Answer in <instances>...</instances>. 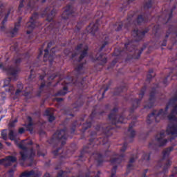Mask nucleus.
Returning a JSON list of instances; mask_svg holds the SVG:
<instances>
[{
    "instance_id": "nucleus-1",
    "label": "nucleus",
    "mask_w": 177,
    "mask_h": 177,
    "mask_svg": "<svg viewBox=\"0 0 177 177\" xmlns=\"http://www.w3.org/2000/svg\"><path fill=\"white\" fill-rule=\"evenodd\" d=\"M95 129L97 131L102 130V136L96 137V131H91L89 144L87 146L84 147L80 152V156H79L80 161H85V160H86V155L91 153V151L93 150V148L91 146L95 147L96 145L99 146V145H102V146H106V149L110 148L109 138L113 135L114 127L108 126L105 129H102L100 126L97 125Z\"/></svg>"
},
{
    "instance_id": "nucleus-2",
    "label": "nucleus",
    "mask_w": 177,
    "mask_h": 177,
    "mask_svg": "<svg viewBox=\"0 0 177 177\" xmlns=\"http://www.w3.org/2000/svg\"><path fill=\"white\" fill-rule=\"evenodd\" d=\"M150 31V28L147 27L144 30H139V29H133L131 32L132 37L134 38V41H130L128 43L124 44V48L123 50L120 52V55H122L124 52L127 55V56L131 55L130 59H139L140 57V55L143 53V50L146 49V46L144 44L142 47L138 50L136 48V45H135V42H140V41H143V39L146 36V34Z\"/></svg>"
},
{
    "instance_id": "nucleus-3",
    "label": "nucleus",
    "mask_w": 177,
    "mask_h": 177,
    "mask_svg": "<svg viewBox=\"0 0 177 177\" xmlns=\"http://www.w3.org/2000/svg\"><path fill=\"white\" fill-rule=\"evenodd\" d=\"M67 138H68V130H67V127H64L62 129L57 130L52 138L48 140V142L50 145H53L54 147L61 145V147L52 151L54 156H59V154L62 158L67 157V156L64 155L65 152L63 150V147L66 143Z\"/></svg>"
},
{
    "instance_id": "nucleus-4",
    "label": "nucleus",
    "mask_w": 177,
    "mask_h": 177,
    "mask_svg": "<svg viewBox=\"0 0 177 177\" xmlns=\"http://www.w3.org/2000/svg\"><path fill=\"white\" fill-rule=\"evenodd\" d=\"M23 62V59L17 58L15 59V64L17 66L16 68L13 66H10L8 68H6L5 66H3V63L0 64V70H3V71H7L10 75H12L13 77H8L4 80V84L3 88H6V92H9L10 93H13L15 92V86L10 84V81H17V74L20 71V68L19 67V64Z\"/></svg>"
},
{
    "instance_id": "nucleus-5",
    "label": "nucleus",
    "mask_w": 177,
    "mask_h": 177,
    "mask_svg": "<svg viewBox=\"0 0 177 177\" xmlns=\"http://www.w3.org/2000/svg\"><path fill=\"white\" fill-rule=\"evenodd\" d=\"M177 104V93H176L174 97L170 99L168 102L167 105L165 107V109H160L159 111L157 110H153L152 113L148 115L147 118V123L152 124V122H160L162 118H165L168 113V109H169V106L171 107H175Z\"/></svg>"
},
{
    "instance_id": "nucleus-6",
    "label": "nucleus",
    "mask_w": 177,
    "mask_h": 177,
    "mask_svg": "<svg viewBox=\"0 0 177 177\" xmlns=\"http://www.w3.org/2000/svg\"><path fill=\"white\" fill-rule=\"evenodd\" d=\"M64 9V10L61 15V22L53 21V22L48 26V29L50 31H55V30L59 31V29L62 27V24L63 21H67L69 19H71L75 16L76 14L75 11L74 10V7H73L71 4L66 5Z\"/></svg>"
},
{
    "instance_id": "nucleus-7",
    "label": "nucleus",
    "mask_w": 177,
    "mask_h": 177,
    "mask_svg": "<svg viewBox=\"0 0 177 177\" xmlns=\"http://www.w3.org/2000/svg\"><path fill=\"white\" fill-rule=\"evenodd\" d=\"M17 146L19 149L23 150L19 152L21 156L20 160L24 162L30 160V162L28 164V167H32L34 165V158L35 157L34 149L31 148L28 151V148L24 145L23 142L17 143Z\"/></svg>"
},
{
    "instance_id": "nucleus-8",
    "label": "nucleus",
    "mask_w": 177,
    "mask_h": 177,
    "mask_svg": "<svg viewBox=\"0 0 177 177\" xmlns=\"http://www.w3.org/2000/svg\"><path fill=\"white\" fill-rule=\"evenodd\" d=\"M175 9H176V6H174L171 9L169 13L163 12L160 16H158L156 18L157 25H155L153 28V34H157V32H158V30H160V26L162 24H167L171 21L174 15V10H175Z\"/></svg>"
},
{
    "instance_id": "nucleus-9",
    "label": "nucleus",
    "mask_w": 177,
    "mask_h": 177,
    "mask_svg": "<svg viewBox=\"0 0 177 177\" xmlns=\"http://www.w3.org/2000/svg\"><path fill=\"white\" fill-rule=\"evenodd\" d=\"M96 109H97V106H94V109L89 116L90 121H86L82 124L81 132L83 133L85 132V131H86V129H89V128L92 127V122H93V120L100 119V117L104 114V111L99 112L96 110Z\"/></svg>"
},
{
    "instance_id": "nucleus-10",
    "label": "nucleus",
    "mask_w": 177,
    "mask_h": 177,
    "mask_svg": "<svg viewBox=\"0 0 177 177\" xmlns=\"http://www.w3.org/2000/svg\"><path fill=\"white\" fill-rule=\"evenodd\" d=\"M117 113H118V108L115 107L109 115V119L111 121L113 125H117V124H125L127 122V118L124 117V113L118 115Z\"/></svg>"
},
{
    "instance_id": "nucleus-11",
    "label": "nucleus",
    "mask_w": 177,
    "mask_h": 177,
    "mask_svg": "<svg viewBox=\"0 0 177 177\" xmlns=\"http://www.w3.org/2000/svg\"><path fill=\"white\" fill-rule=\"evenodd\" d=\"M85 63L82 62L77 65L75 68V71L76 72V78L77 80L74 82V79H72V82H73L75 86H79L80 89H84L85 88V78H82L81 81L79 80V77L81 75V71L84 70V65Z\"/></svg>"
},
{
    "instance_id": "nucleus-12",
    "label": "nucleus",
    "mask_w": 177,
    "mask_h": 177,
    "mask_svg": "<svg viewBox=\"0 0 177 177\" xmlns=\"http://www.w3.org/2000/svg\"><path fill=\"white\" fill-rule=\"evenodd\" d=\"M147 90V87L146 86H144L142 87L140 93L138 94L139 98L132 100L131 101V107L129 108V111L130 114H133V112L139 106H140V102H142V100L143 99V97L145 96V93H146V91Z\"/></svg>"
},
{
    "instance_id": "nucleus-13",
    "label": "nucleus",
    "mask_w": 177,
    "mask_h": 177,
    "mask_svg": "<svg viewBox=\"0 0 177 177\" xmlns=\"http://www.w3.org/2000/svg\"><path fill=\"white\" fill-rule=\"evenodd\" d=\"M39 0H21L19 1V5L17 10L18 15H21V12H23V8H24V6L26 5L27 9H30V10H32L35 6H37V3Z\"/></svg>"
},
{
    "instance_id": "nucleus-14",
    "label": "nucleus",
    "mask_w": 177,
    "mask_h": 177,
    "mask_svg": "<svg viewBox=\"0 0 177 177\" xmlns=\"http://www.w3.org/2000/svg\"><path fill=\"white\" fill-rule=\"evenodd\" d=\"M76 52H80V55L78 57L77 62V63H81L86 56H88V52L89 51V46L88 45H84L83 44H79L75 48Z\"/></svg>"
},
{
    "instance_id": "nucleus-15",
    "label": "nucleus",
    "mask_w": 177,
    "mask_h": 177,
    "mask_svg": "<svg viewBox=\"0 0 177 177\" xmlns=\"http://www.w3.org/2000/svg\"><path fill=\"white\" fill-rule=\"evenodd\" d=\"M39 17V14L38 12H35L30 17V20L26 24V27L29 29V30L26 31V34L29 35L32 32V30L35 28V27H38L39 24L37 22V19Z\"/></svg>"
},
{
    "instance_id": "nucleus-16",
    "label": "nucleus",
    "mask_w": 177,
    "mask_h": 177,
    "mask_svg": "<svg viewBox=\"0 0 177 177\" xmlns=\"http://www.w3.org/2000/svg\"><path fill=\"white\" fill-rule=\"evenodd\" d=\"M84 101H81V100H78L75 104L72 105L71 107H66L64 109V114L65 115H70L71 117H74V114L73 113H75V111H78L80 110V107L83 106Z\"/></svg>"
},
{
    "instance_id": "nucleus-17",
    "label": "nucleus",
    "mask_w": 177,
    "mask_h": 177,
    "mask_svg": "<svg viewBox=\"0 0 177 177\" xmlns=\"http://www.w3.org/2000/svg\"><path fill=\"white\" fill-rule=\"evenodd\" d=\"M101 13V18L97 19L95 23H91L89 26L86 28V30L89 34L95 35L97 31H99V23H100V20L102 19L103 14L100 11H97L95 17L99 16Z\"/></svg>"
},
{
    "instance_id": "nucleus-18",
    "label": "nucleus",
    "mask_w": 177,
    "mask_h": 177,
    "mask_svg": "<svg viewBox=\"0 0 177 177\" xmlns=\"http://www.w3.org/2000/svg\"><path fill=\"white\" fill-rule=\"evenodd\" d=\"M112 155L113 153H111V151L109 150L105 151L104 156H102V153H94L93 154L97 167H102V165H103V162H104V157H110Z\"/></svg>"
},
{
    "instance_id": "nucleus-19",
    "label": "nucleus",
    "mask_w": 177,
    "mask_h": 177,
    "mask_svg": "<svg viewBox=\"0 0 177 177\" xmlns=\"http://www.w3.org/2000/svg\"><path fill=\"white\" fill-rule=\"evenodd\" d=\"M52 45H53V42L50 41L48 43L47 48L44 50V62H49L50 66L53 64V60L55 59V53H53L51 55H49V49L52 48Z\"/></svg>"
},
{
    "instance_id": "nucleus-20",
    "label": "nucleus",
    "mask_w": 177,
    "mask_h": 177,
    "mask_svg": "<svg viewBox=\"0 0 177 177\" xmlns=\"http://www.w3.org/2000/svg\"><path fill=\"white\" fill-rule=\"evenodd\" d=\"M44 16H46V21H48V23L53 21V18L56 16V10H52V7L46 8L41 14V17H44Z\"/></svg>"
},
{
    "instance_id": "nucleus-21",
    "label": "nucleus",
    "mask_w": 177,
    "mask_h": 177,
    "mask_svg": "<svg viewBox=\"0 0 177 177\" xmlns=\"http://www.w3.org/2000/svg\"><path fill=\"white\" fill-rule=\"evenodd\" d=\"M156 104V88H153L149 95V99L144 109H151Z\"/></svg>"
},
{
    "instance_id": "nucleus-22",
    "label": "nucleus",
    "mask_w": 177,
    "mask_h": 177,
    "mask_svg": "<svg viewBox=\"0 0 177 177\" xmlns=\"http://www.w3.org/2000/svg\"><path fill=\"white\" fill-rule=\"evenodd\" d=\"M150 20V16H146L145 14L138 15L136 19L133 21L135 26H142Z\"/></svg>"
},
{
    "instance_id": "nucleus-23",
    "label": "nucleus",
    "mask_w": 177,
    "mask_h": 177,
    "mask_svg": "<svg viewBox=\"0 0 177 177\" xmlns=\"http://www.w3.org/2000/svg\"><path fill=\"white\" fill-rule=\"evenodd\" d=\"M172 150H174V147H169L163 151V157L158 162V167H159V168H161V167H162V164H164V160H165V158H167V157H169V154H171V151H172Z\"/></svg>"
},
{
    "instance_id": "nucleus-24",
    "label": "nucleus",
    "mask_w": 177,
    "mask_h": 177,
    "mask_svg": "<svg viewBox=\"0 0 177 177\" xmlns=\"http://www.w3.org/2000/svg\"><path fill=\"white\" fill-rule=\"evenodd\" d=\"M164 136H165V131H162L160 132V137H155L156 140L158 142L156 145L158 147H162V146H165L166 143H168V140L162 138Z\"/></svg>"
},
{
    "instance_id": "nucleus-25",
    "label": "nucleus",
    "mask_w": 177,
    "mask_h": 177,
    "mask_svg": "<svg viewBox=\"0 0 177 177\" xmlns=\"http://www.w3.org/2000/svg\"><path fill=\"white\" fill-rule=\"evenodd\" d=\"M42 176V172L37 171L35 172L34 170L26 171L21 173L19 177H41Z\"/></svg>"
},
{
    "instance_id": "nucleus-26",
    "label": "nucleus",
    "mask_w": 177,
    "mask_h": 177,
    "mask_svg": "<svg viewBox=\"0 0 177 177\" xmlns=\"http://www.w3.org/2000/svg\"><path fill=\"white\" fill-rule=\"evenodd\" d=\"M92 60H93V63H95V62H100L99 63L100 66H104V64H106V63H107V57L103 58V53L97 54L95 55V57L92 58Z\"/></svg>"
},
{
    "instance_id": "nucleus-27",
    "label": "nucleus",
    "mask_w": 177,
    "mask_h": 177,
    "mask_svg": "<svg viewBox=\"0 0 177 177\" xmlns=\"http://www.w3.org/2000/svg\"><path fill=\"white\" fill-rule=\"evenodd\" d=\"M21 20H23V18H21V17H19L18 19V21L15 24L14 28L11 31H10V37H12V38H13L16 35V34H17V32L20 28V26H21Z\"/></svg>"
},
{
    "instance_id": "nucleus-28",
    "label": "nucleus",
    "mask_w": 177,
    "mask_h": 177,
    "mask_svg": "<svg viewBox=\"0 0 177 177\" xmlns=\"http://www.w3.org/2000/svg\"><path fill=\"white\" fill-rule=\"evenodd\" d=\"M167 135L177 136V124H169L166 130Z\"/></svg>"
},
{
    "instance_id": "nucleus-29",
    "label": "nucleus",
    "mask_w": 177,
    "mask_h": 177,
    "mask_svg": "<svg viewBox=\"0 0 177 177\" xmlns=\"http://www.w3.org/2000/svg\"><path fill=\"white\" fill-rule=\"evenodd\" d=\"M124 157H125V154L122 153L119 155L118 158H111L110 160V162L111 164H112V165H114L115 164H121V162H122V160H124Z\"/></svg>"
},
{
    "instance_id": "nucleus-30",
    "label": "nucleus",
    "mask_w": 177,
    "mask_h": 177,
    "mask_svg": "<svg viewBox=\"0 0 177 177\" xmlns=\"http://www.w3.org/2000/svg\"><path fill=\"white\" fill-rule=\"evenodd\" d=\"M36 149L38 157H45V156H46V149L41 148L39 145H36Z\"/></svg>"
},
{
    "instance_id": "nucleus-31",
    "label": "nucleus",
    "mask_w": 177,
    "mask_h": 177,
    "mask_svg": "<svg viewBox=\"0 0 177 177\" xmlns=\"http://www.w3.org/2000/svg\"><path fill=\"white\" fill-rule=\"evenodd\" d=\"M68 87L64 86L63 89L58 91L57 93H55V96H66L67 93H68Z\"/></svg>"
},
{
    "instance_id": "nucleus-32",
    "label": "nucleus",
    "mask_w": 177,
    "mask_h": 177,
    "mask_svg": "<svg viewBox=\"0 0 177 177\" xmlns=\"http://www.w3.org/2000/svg\"><path fill=\"white\" fill-rule=\"evenodd\" d=\"M135 0H128L127 1H123L122 2V5L119 6L121 10H127L128 8H129V5L132 3Z\"/></svg>"
},
{
    "instance_id": "nucleus-33",
    "label": "nucleus",
    "mask_w": 177,
    "mask_h": 177,
    "mask_svg": "<svg viewBox=\"0 0 177 177\" xmlns=\"http://www.w3.org/2000/svg\"><path fill=\"white\" fill-rule=\"evenodd\" d=\"M135 122H131L129 124L128 132H130V138H135V136L136 135V131L135 130H133V127H135Z\"/></svg>"
},
{
    "instance_id": "nucleus-34",
    "label": "nucleus",
    "mask_w": 177,
    "mask_h": 177,
    "mask_svg": "<svg viewBox=\"0 0 177 177\" xmlns=\"http://www.w3.org/2000/svg\"><path fill=\"white\" fill-rule=\"evenodd\" d=\"M109 44H110V37L109 36H105L104 40L102 41V45L99 48L98 52H102V50H103Z\"/></svg>"
},
{
    "instance_id": "nucleus-35",
    "label": "nucleus",
    "mask_w": 177,
    "mask_h": 177,
    "mask_svg": "<svg viewBox=\"0 0 177 177\" xmlns=\"http://www.w3.org/2000/svg\"><path fill=\"white\" fill-rule=\"evenodd\" d=\"M125 91H127V86H121L115 88V90L113 93V95L115 96H120V95H121L122 92H125Z\"/></svg>"
},
{
    "instance_id": "nucleus-36",
    "label": "nucleus",
    "mask_w": 177,
    "mask_h": 177,
    "mask_svg": "<svg viewBox=\"0 0 177 177\" xmlns=\"http://www.w3.org/2000/svg\"><path fill=\"white\" fill-rule=\"evenodd\" d=\"M6 161H8V163L6 165V167L10 165V162H17V158L13 156H8L4 158Z\"/></svg>"
},
{
    "instance_id": "nucleus-37",
    "label": "nucleus",
    "mask_w": 177,
    "mask_h": 177,
    "mask_svg": "<svg viewBox=\"0 0 177 177\" xmlns=\"http://www.w3.org/2000/svg\"><path fill=\"white\" fill-rule=\"evenodd\" d=\"M153 3H154L153 0H144L145 10H147V9H151V8H153Z\"/></svg>"
},
{
    "instance_id": "nucleus-38",
    "label": "nucleus",
    "mask_w": 177,
    "mask_h": 177,
    "mask_svg": "<svg viewBox=\"0 0 177 177\" xmlns=\"http://www.w3.org/2000/svg\"><path fill=\"white\" fill-rule=\"evenodd\" d=\"M133 16H135V12H131L128 14L127 21V23L125 25V28H128L129 26H131V23H132V19L133 18Z\"/></svg>"
},
{
    "instance_id": "nucleus-39",
    "label": "nucleus",
    "mask_w": 177,
    "mask_h": 177,
    "mask_svg": "<svg viewBox=\"0 0 177 177\" xmlns=\"http://www.w3.org/2000/svg\"><path fill=\"white\" fill-rule=\"evenodd\" d=\"M151 156V152L144 153V154L142 156V161L143 162H149L150 161Z\"/></svg>"
},
{
    "instance_id": "nucleus-40",
    "label": "nucleus",
    "mask_w": 177,
    "mask_h": 177,
    "mask_svg": "<svg viewBox=\"0 0 177 177\" xmlns=\"http://www.w3.org/2000/svg\"><path fill=\"white\" fill-rule=\"evenodd\" d=\"M9 15H10V10H8V12H7V14L6 15L3 20L1 22L2 26L0 27V30L1 31H3V30H5V23H6V21H8V19L9 18Z\"/></svg>"
},
{
    "instance_id": "nucleus-41",
    "label": "nucleus",
    "mask_w": 177,
    "mask_h": 177,
    "mask_svg": "<svg viewBox=\"0 0 177 177\" xmlns=\"http://www.w3.org/2000/svg\"><path fill=\"white\" fill-rule=\"evenodd\" d=\"M77 127H78V120H75L71 127V133L73 135L75 133V130L77 129Z\"/></svg>"
},
{
    "instance_id": "nucleus-42",
    "label": "nucleus",
    "mask_w": 177,
    "mask_h": 177,
    "mask_svg": "<svg viewBox=\"0 0 177 177\" xmlns=\"http://www.w3.org/2000/svg\"><path fill=\"white\" fill-rule=\"evenodd\" d=\"M171 75H172V73H169V74L162 80V82L163 85H168L169 81H171V80H174V76H172L171 78L169 79Z\"/></svg>"
},
{
    "instance_id": "nucleus-43",
    "label": "nucleus",
    "mask_w": 177,
    "mask_h": 177,
    "mask_svg": "<svg viewBox=\"0 0 177 177\" xmlns=\"http://www.w3.org/2000/svg\"><path fill=\"white\" fill-rule=\"evenodd\" d=\"M172 165V162L170 160H167L164 167H163V174H167L168 172V168Z\"/></svg>"
},
{
    "instance_id": "nucleus-44",
    "label": "nucleus",
    "mask_w": 177,
    "mask_h": 177,
    "mask_svg": "<svg viewBox=\"0 0 177 177\" xmlns=\"http://www.w3.org/2000/svg\"><path fill=\"white\" fill-rule=\"evenodd\" d=\"M122 22H116L113 25V30H115V31H121V30H122Z\"/></svg>"
},
{
    "instance_id": "nucleus-45",
    "label": "nucleus",
    "mask_w": 177,
    "mask_h": 177,
    "mask_svg": "<svg viewBox=\"0 0 177 177\" xmlns=\"http://www.w3.org/2000/svg\"><path fill=\"white\" fill-rule=\"evenodd\" d=\"M34 126V123H28L24 124V127H26V131H28V132L32 133L34 131V127H32Z\"/></svg>"
},
{
    "instance_id": "nucleus-46",
    "label": "nucleus",
    "mask_w": 177,
    "mask_h": 177,
    "mask_svg": "<svg viewBox=\"0 0 177 177\" xmlns=\"http://www.w3.org/2000/svg\"><path fill=\"white\" fill-rule=\"evenodd\" d=\"M8 138L10 140H16V134L13 130H10L8 133Z\"/></svg>"
},
{
    "instance_id": "nucleus-47",
    "label": "nucleus",
    "mask_w": 177,
    "mask_h": 177,
    "mask_svg": "<svg viewBox=\"0 0 177 177\" xmlns=\"http://www.w3.org/2000/svg\"><path fill=\"white\" fill-rule=\"evenodd\" d=\"M135 162V158H131L129 160V164L127 165V171H130V169H132L133 168V164Z\"/></svg>"
},
{
    "instance_id": "nucleus-48",
    "label": "nucleus",
    "mask_w": 177,
    "mask_h": 177,
    "mask_svg": "<svg viewBox=\"0 0 177 177\" xmlns=\"http://www.w3.org/2000/svg\"><path fill=\"white\" fill-rule=\"evenodd\" d=\"M17 118L15 119L14 120L11 121L8 124V128H15L16 127V123L17 122Z\"/></svg>"
},
{
    "instance_id": "nucleus-49",
    "label": "nucleus",
    "mask_w": 177,
    "mask_h": 177,
    "mask_svg": "<svg viewBox=\"0 0 177 177\" xmlns=\"http://www.w3.org/2000/svg\"><path fill=\"white\" fill-rule=\"evenodd\" d=\"M118 167L117 165L113 166V167L111 169V175L110 177H115V174L117 172Z\"/></svg>"
},
{
    "instance_id": "nucleus-50",
    "label": "nucleus",
    "mask_w": 177,
    "mask_h": 177,
    "mask_svg": "<svg viewBox=\"0 0 177 177\" xmlns=\"http://www.w3.org/2000/svg\"><path fill=\"white\" fill-rule=\"evenodd\" d=\"M176 115H174L172 113H170L169 115H168V120L169 121H177V118L176 116Z\"/></svg>"
},
{
    "instance_id": "nucleus-51",
    "label": "nucleus",
    "mask_w": 177,
    "mask_h": 177,
    "mask_svg": "<svg viewBox=\"0 0 177 177\" xmlns=\"http://www.w3.org/2000/svg\"><path fill=\"white\" fill-rule=\"evenodd\" d=\"M44 46H45V44H44L42 45V46L40 48H39V55L37 56V59H39V57H41L42 56V55L44 53Z\"/></svg>"
},
{
    "instance_id": "nucleus-52",
    "label": "nucleus",
    "mask_w": 177,
    "mask_h": 177,
    "mask_svg": "<svg viewBox=\"0 0 177 177\" xmlns=\"http://www.w3.org/2000/svg\"><path fill=\"white\" fill-rule=\"evenodd\" d=\"M128 147V143L127 142H124L123 144V146L122 147V149H120V151L122 153H124L127 151V148Z\"/></svg>"
},
{
    "instance_id": "nucleus-53",
    "label": "nucleus",
    "mask_w": 177,
    "mask_h": 177,
    "mask_svg": "<svg viewBox=\"0 0 177 177\" xmlns=\"http://www.w3.org/2000/svg\"><path fill=\"white\" fill-rule=\"evenodd\" d=\"M1 138H2V139H3V140H7V139H8V133H6V132H5V130H3L1 131Z\"/></svg>"
},
{
    "instance_id": "nucleus-54",
    "label": "nucleus",
    "mask_w": 177,
    "mask_h": 177,
    "mask_svg": "<svg viewBox=\"0 0 177 177\" xmlns=\"http://www.w3.org/2000/svg\"><path fill=\"white\" fill-rule=\"evenodd\" d=\"M173 109L171 111L170 114H173L174 115H177V104L175 105L174 106H172Z\"/></svg>"
},
{
    "instance_id": "nucleus-55",
    "label": "nucleus",
    "mask_w": 177,
    "mask_h": 177,
    "mask_svg": "<svg viewBox=\"0 0 177 177\" xmlns=\"http://www.w3.org/2000/svg\"><path fill=\"white\" fill-rule=\"evenodd\" d=\"M91 15H86V16H84L83 17V21L81 22L82 24H84V23H85V21H88V20H90L91 19Z\"/></svg>"
},
{
    "instance_id": "nucleus-56",
    "label": "nucleus",
    "mask_w": 177,
    "mask_h": 177,
    "mask_svg": "<svg viewBox=\"0 0 177 177\" xmlns=\"http://www.w3.org/2000/svg\"><path fill=\"white\" fill-rule=\"evenodd\" d=\"M55 120H56V118L53 113L48 116V122H52L53 121H55Z\"/></svg>"
},
{
    "instance_id": "nucleus-57",
    "label": "nucleus",
    "mask_w": 177,
    "mask_h": 177,
    "mask_svg": "<svg viewBox=\"0 0 177 177\" xmlns=\"http://www.w3.org/2000/svg\"><path fill=\"white\" fill-rule=\"evenodd\" d=\"M3 14V3H2L1 1H0V17Z\"/></svg>"
},
{
    "instance_id": "nucleus-58",
    "label": "nucleus",
    "mask_w": 177,
    "mask_h": 177,
    "mask_svg": "<svg viewBox=\"0 0 177 177\" xmlns=\"http://www.w3.org/2000/svg\"><path fill=\"white\" fill-rule=\"evenodd\" d=\"M22 57H24V59H30V53L27 52L24 54L21 55Z\"/></svg>"
},
{
    "instance_id": "nucleus-59",
    "label": "nucleus",
    "mask_w": 177,
    "mask_h": 177,
    "mask_svg": "<svg viewBox=\"0 0 177 177\" xmlns=\"http://www.w3.org/2000/svg\"><path fill=\"white\" fill-rule=\"evenodd\" d=\"M44 115L46 117H49L50 115H52V113H50V111L49 109H46L45 111H44Z\"/></svg>"
},
{
    "instance_id": "nucleus-60",
    "label": "nucleus",
    "mask_w": 177,
    "mask_h": 177,
    "mask_svg": "<svg viewBox=\"0 0 177 177\" xmlns=\"http://www.w3.org/2000/svg\"><path fill=\"white\" fill-rule=\"evenodd\" d=\"M153 75L150 74V73H148V75H147V81L148 82H150V81H151V78H153Z\"/></svg>"
},
{
    "instance_id": "nucleus-61",
    "label": "nucleus",
    "mask_w": 177,
    "mask_h": 177,
    "mask_svg": "<svg viewBox=\"0 0 177 177\" xmlns=\"http://www.w3.org/2000/svg\"><path fill=\"white\" fill-rule=\"evenodd\" d=\"M92 0H80V2H81V3L82 4V5H84V4H88V3H91V1Z\"/></svg>"
},
{
    "instance_id": "nucleus-62",
    "label": "nucleus",
    "mask_w": 177,
    "mask_h": 177,
    "mask_svg": "<svg viewBox=\"0 0 177 177\" xmlns=\"http://www.w3.org/2000/svg\"><path fill=\"white\" fill-rule=\"evenodd\" d=\"M24 132H26V129H24V128L21 127L19 129V133H20L21 135L24 133Z\"/></svg>"
},
{
    "instance_id": "nucleus-63",
    "label": "nucleus",
    "mask_w": 177,
    "mask_h": 177,
    "mask_svg": "<svg viewBox=\"0 0 177 177\" xmlns=\"http://www.w3.org/2000/svg\"><path fill=\"white\" fill-rule=\"evenodd\" d=\"M32 78H35V75H32V70H31L30 75L28 77V80H32Z\"/></svg>"
},
{
    "instance_id": "nucleus-64",
    "label": "nucleus",
    "mask_w": 177,
    "mask_h": 177,
    "mask_svg": "<svg viewBox=\"0 0 177 177\" xmlns=\"http://www.w3.org/2000/svg\"><path fill=\"white\" fill-rule=\"evenodd\" d=\"M56 77H57V75L56 74H52L51 75H50V77H48V80H55V78H56Z\"/></svg>"
}]
</instances>
